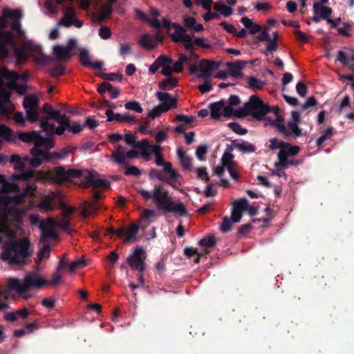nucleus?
<instances>
[{
  "label": "nucleus",
  "instance_id": "obj_14",
  "mask_svg": "<svg viewBox=\"0 0 354 354\" xmlns=\"http://www.w3.org/2000/svg\"><path fill=\"white\" fill-rule=\"evenodd\" d=\"M26 77V74L20 76L8 69H3L1 71V82L6 85L8 88L15 89L21 95L26 92V88L24 85H20L19 83L24 81Z\"/></svg>",
  "mask_w": 354,
  "mask_h": 354
},
{
  "label": "nucleus",
  "instance_id": "obj_20",
  "mask_svg": "<svg viewBox=\"0 0 354 354\" xmlns=\"http://www.w3.org/2000/svg\"><path fill=\"white\" fill-rule=\"evenodd\" d=\"M64 16L58 21L57 26L69 27L74 25L77 28L82 26V22L79 21L76 17L75 11L71 7H65L63 9Z\"/></svg>",
  "mask_w": 354,
  "mask_h": 354
},
{
  "label": "nucleus",
  "instance_id": "obj_6",
  "mask_svg": "<svg viewBox=\"0 0 354 354\" xmlns=\"http://www.w3.org/2000/svg\"><path fill=\"white\" fill-rule=\"evenodd\" d=\"M277 108H269V106L263 102L257 96L252 95L249 101L245 103L242 112L240 115H252L258 120H264L267 121L266 124H272L274 119L277 118Z\"/></svg>",
  "mask_w": 354,
  "mask_h": 354
},
{
  "label": "nucleus",
  "instance_id": "obj_64",
  "mask_svg": "<svg viewBox=\"0 0 354 354\" xmlns=\"http://www.w3.org/2000/svg\"><path fill=\"white\" fill-rule=\"evenodd\" d=\"M194 44L204 48H209L211 47V44L204 37H198L195 38V39H193V45Z\"/></svg>",
  "mask_w": 354,
  "mask_h": 354
},
{
  "label": "nucleus",
  "instance_id": "obj_62",
  "mask_svg": "<svg viewBox=\"0 0 354 354\" xmlns=\"http://www.w3.org/2000/svg\"><path fill=\"white\" fill-rule=\"evenodd\" d=\"M232 223H234L232 219H230L228 217H225L220 226L221 230L223 232L230 231Z\"/></svg>",
  "mask_w": 354,
  "mask_h": 354
},
{
  "label": "nucleus",
  "instance_id": "obj_38",
  "mask_svg": "<svg viewBox=\"0 0 354 354\" xmlns=\"http://www.w3.org/2000/svg\"><path fill=\"white\" fill-rule=\"evenodd\" d=\"M200 245L202 247L201 252L203 255L208 253L215 245V238L214 236H208L199 242Z\"/></svg>",
  "mask_w": 354,
  "mask_h": 354
},
{
  "label": "nucleus",
  "instance_id": "obj_3",
  "mask_svg": "<svg viewBox=\"0 0 354 354\" xmlns=\"http://www.w3.org/2000/svg\"><path fill=\"white\" fill-rule=\"evenodd\" d=\"M53 136L50 134V136L43 137L37 131L19 133L18 137L21 141L34 143V147L30 150L32 156L30 158L31 166L37 167L50 158L48 151L55 145Z\"/></svg>",
  "mask_w": 354,
  "mask_h": 354
},
{
  "label": "nucleus",
  "instance_id": "obj_43",
  "mask_svg": "<svg viewBox=\"0 0 354 354\" xmlns=\"http://www.w3.org/2000/svg\"><path fill=\"white\" fill-rule=\"evenodd\" d=\"M241 23L249 29L251 34H254L261 30V26L254 23L250 19L244 17L241 20Z\"/></svg>",
  "mask_w": 354,
  "mask_h": 354
},
{
  "label": "nucleus",
  "instance_id": "obj_36",
  "mask_svg": "<svg viewBox=\"0 0 354 354\" xmlns=\"http://www.w3.org/2000/svg\"><path fill=\"white\" fill-rule=\"evenodd\" d=\"M49 237H44V239L41 237L42 240V246L39 249L38 253H37V259L36 261V263L38 264L39 262H41L43 259H47L50 255V247L46 243V239ZM50 239H53V237H50Z\"/></svg>",
  "mask_w": 354,
  "mask_h": 354
},
{
  "label": "nucleus",
  "instance_id": "obj_50",
  "mask_svg": "<svg viewBox=\"0 0 354 354\" xmlns=\"http://www.w3.org/2000/svg\"><path fill=\"white\" fill-rule=\"evenodd\" d=\"M187 62V57L186 55H181L178 60L174 62L173 71L174 73H180L183 70L184 64Z\"/></svg>",
  "mask_w": 354,
  "mask_h": 354
},
{
  "label": "nucleus",
  "instance_id": "obj_53",
  "mask_svg": "<svg viewBox=\"0 0 354 354\" xmlns=\"http://www.w3.org/2000/svg\"><path fill=\"white\" fill-rule=\"evenodd\" d=\"M97 209L96 205L92 204L88 202H85L82 207V215L88 216L92 215Z\"/></svg>",
  "mask_w": 354,
  "mask_h": 354
},
{
  "label": "nucleus",
  "instance_id": "obj_23",
  "mask_svg": "<svg viewBox=\"0 0 354 354\" xmlns=\"http://www.w3.org/2000/svg\"><path fill=\"white\" fill-rule=\"evenodd\" d=\"M140 156V150H130L124 153L121 146H118L117 149L112 153L111 158H113L118 164H122L125 162L126 159H132Z\"/></svg>",
  "mask_w": 354,
  "mask_h": 354
},
{
  "label": "nucleus",
  "instance_id": "obj_11",
  "mask_svg": "<svg viewBox=\"0 0 354 354\" xmlns=\"http://www.w3.org/2000/svg\"><path fill=\"white\" fill-rule=\"evenodd\" d=\"M3 13V15L0 17V59L8 56V49L6 45L12 42L10 31L6 28L12 26V21L15 17L20 16L19 10L4 9Z\"/></svg>",
  "mask_w": 354,
  "mask_h": 354
},
{
  "label": "nucleus",
  "instance_id": "obj_51",
  "mask_svg": "<svg viewBox=\"0 0 354 354\" xmlns=\"http://www.w3.org/2000/svg\"><path fill=\"white\" fill-rule=\"evenodd\" d=\"M184 253L188 257H194V261L196 263H198L199 261L200 257L203 256L201 251H198L197 249L194 248H186L184 250Z\"/></svg>",
  "mask_w": 354,
  "mask_h": 354
},
{
  "label": "nucleus",
  "instance_id": "obj_48",
  "mask_svg": "<svg viewBox=\"0 0 354 354\" xmlns=\"http://www.w3.org/2000/svg\"><path fill=\"white\" fill-rule=\"evenodd\" d=\"M33 178H35V171L32 169L21 171L20 173L13 175L15 180H27Z\"/></svg>",
  "mask_w": 354,
  "mask_h": 354
},
{
  "label": "nucleus",
  "instance_id": "obj_52",
  "mask_svg": "<svg viewBox=\"0 0 354 354\" xmlns=\"http://www.w3.org/2000/svg\"><path fill=\"white\" fill-rule=\"evenodd\" d=\"M156 216L157 214L155 210L145 209L142 212L141 218L143 221L149 224L153 221Z\"/></svg>",
  "mask_w": 354,
  "mask_h": 354
},
{
  "label": "nucleus",
  "instance_id": "obj_58",
  "mask_svg": "<svg viewBox=\"0 0 354 354\" xmlns=\"http://www.w3.org/2000/svg\"><path fill=\"white\" fill-rule=\"evenodd\" d=\"M124 107L128 110H133L138 113L142 112L143 109L139 102L136 101L128 102L124 104Z\"/></svg>",
  "mask_w": 354,
  "mask_h": 354
},
{
  "label": "nucleus",
  "instance_id": "obj_2",
  "mask_svg": "<svg viewBox=\"0 0 354 354\" xmlns=\"http://www.w3.org/2000/svg\"><path fill=\"white\" fill-rule=\"evenodd\" d=\"M21 17L20 12V16L15 17L12 21L10 37L12 42L6 45L8 52L10 48H14L18 64H22L29 56L32 57L37 62L41 63L44 61L42 50L41 47L26 38L19 21Z\"/></svg>",
  "mask_w": 354,
  "mask_h": 354
},
{
  "label": "nucleus",
  "instance_id": "obj_61",
  "mask_svg": "<svg viewBox=\"0 0 354 354\" xmlns=\"http://www.w3.org/2000/svg\"><path fill=\"white\" fill-rule=\"evenodd\" d=\"M123 139L127 145H129L136 149H138V147H136L138 142H136V137L135 135L131 133H127L123 136Z\"/></svg>",
  "mask_w": 354,
  "mask_h": 354
},
{
  "label": "nucleus",
  "instance_id": "obj_37",
  "mask_svg": "<svg viewBox=\"0 0 354 354\" xmlns=\"http://www.w3.org/2000/svg\"><path fill=\"white\" fill-rule=\"evenodd\" d=\"M28 160L30 161V159L21 158L17 154L12 155L10 158V162L14 163V169L17 171H23Z\"/></svg>",
  "mask_w": 354,
  "mask_h": 354
},
{
  "label": "nucleus",
  "instance_id": "obj_4",
  "mask_svg": "<svg viewBox=\"0 0 354 354\" xmlns=\"http://www.w3.org/2000/svg\"><path fill=\"white\" fill-rule=\"evenodd\" d=\"M139 192L146 200L152 199L159 209L180 216H185L187 213L185 205L181 203H174L162 185H156L152 192L142 189Z\"/></svg>",
  "mask_w": 354,
  "mask_h": 354
},
{
  "label": "nucleus",
  "instance_id": "obj_8",
  "mask_svg": "<svg viewBox=\"0 0 354 354\" xmlns=\"http://www.w3.org/2000/svg\"><path fill=\"white\" fill-rule=\"evenodd\" d=\"M43 109L47 115L41 119V128L51 135H62L63 127L67 124L66 115L61 114L58 110L54 109L48 104H45Z\"/></svg>",
  "mask_w": 354,
  "mask_h": 354
},
{
  "label": "nucleus",
  "instance_id": "obj_41",
  "mask_svg": "<svg viewBox=\"0 0 354 354\" xmlns=\"http://www.w3.org/2000/svg\"><path fill=\"white\" fill-rule=\"evenodd\" d=\"M39 95L34 94L31 95L26 96L24 99V109L39 107Z\"/></svg>",
  "mask_w": 354,
  "mask_h": 354
},
{
  "label": "nucleus",
  "instance_id": "obj_15",
  "mask_svg": "<svg viewBox=\"0 0 354 354\" xmlns=\"http://www.w3.org/2000/svg\"><path fill=\"white\" fill-rule=\"evenodd\" d=\"M218 63L207 59L202 60L198 65L189 67V71L198 78H207L213 71L218 69Z\"/></svg>",
  "mask_w": 354,
  "mask_h": 354
},
{
  "label": "nucleus",
  "instance_id": "obj_33",
  "mask_svg": "<svg viewBox=\"0 0 354 354\" xmlns=\"http://www.w3.org/2000/svg\"><path fill=\"white\" fill-rule=\"evenodd\" d=\"M160 59H161V73L162 75L167 76L174 72L173 71L174 62L171 58L161 55Z\"/></svg>",
  "mask_w": 354,
  "mask_h": 354
},
{
  "label": "nucleus",
  "instance_id": "obj_54",
  "mask_svg": "<svg viewBox=\"0 0 354 354\" xmlns=\"http://www.w3.org/2000/svg\"><path fill=\"white\" fill-rule=\"evenodd\" d=\"M26 111V118L30 122H35L39 118V107L25 109Z\"/></svg>",
  "mask_w": 354,
  "mask_h": 354
},
{
  "label": "nucleus",
  "instance_id": "obj_22",
  "mask_svg": "<svg viewBox=\"0 0 354 354\" xmlns=\"http://www.w3.org/2000/svg\"><path fill=\"white\" fill-rule=\"evenodd\" d=\"M145 259V251L142 248H137L128 257L127 261L132 268L142 271L145 268L144 262Z\"/></svg>",
  "mask_w": 354,
  "mask_h": 354
},
{
  "label": "nucleus",
  "instance_id": "obj_16",
  "mask_svg": "<svg viewBox=\"0 0 354 354\" xmlns=\"http://www.w3.org/2000/svg\"><path fill=\"white\" fill-rule=\"evenodd\" d=\"M226 169L230 174V176L237 180L239 177L236 164L233 160V156L228 152L224 153L221 159V166H218L214 169L216 174L221 176L223 174L224 169Z\"/></svg>",
  "mask_w": 354,
  "mask_h": 354
},
{
  "label": "nucleus",
  "instance_id": "obj_32",
  "mask_svg": "<svg viewBox=\"0 0 354 354\" xmlns=\"http://www.w3.org/2000/svg\"><path fill=\"white\" fill-rule=\"evenodd\" d=\"M162 41V37L156 34L155 35H145L140 39V44L147 48H154Z\"/></svg>",
  "mask_w": 354,
  "mask_h": 354
},
{
  "label": "nucleus",
  "instance_id": "obj_26",
  "mask_svg": "<svg viewBox=\"0 0 354 354\" xmlns=\"http://www.w3.org/2000/svg\"><path fill=\"white\" fill-rule=\"evenodd\" d=\"M78 50L80 62L82 65L95 69H101L103 67L104 63L102 61L92 62L91 60L89 52L86 48H80Z\"/></svg>",
  "mask_w": 354,
  "mask_h": 354
},
{
  "label": "nucleus",
  "instance_id": "obj_57",
  "mask_svg": "<svg viewBox=\"0 0 354 354\" xmlns=\"http://www.w3.org/2000/svg\"><path fill=\"white\" fill-rule=\"evenodd\" d=\"M178 83V80L174 77H169L166 78L160 83V86L162 88H174Z\"/></svg>",
  "mask_w": 354,
  "mask_h": 354
},
{
  "label": "nucleus",
  "instance_id": "obj_40",
  "mask_svg": "<svg viewBox=\"0 0 354 354\" xmlns=\"http://www.w3.org/2000/svg\"><path fill=\"white\" fill-rule=\"evenodd\" d=\"M162 167L169 184L172 185V183L178 178V174L173 169L172 165L169 162L164 164Z\"/></svg>",
  "mask_w": 354,
  "mask_h": 354
},
{
  "label": "nucleus",
  "instance_id": "obj_63",
  "mask_svg": "<svg viewBox=\"0 0 354 354\" xmlns=\"http://www.w3.org/2000/svg\"><path fill=\"white\" fill-rule=\"evenodd\" d=\"M51 171L48 172H45L43 171H39L37 173H35V178L37 180H51Z\"/></svg>",
  "mask_w": 354,
  "mask_h": 354
},
{
  "label": "nucleus",
  "instance_id": "obj_42",
  "mask_svg": "<svg viewBox=\"0 0 354 354\" xmlns=\"http://www.w3.org/2000/svg\"><path fill=\"white\" fill-rule=\"evenodd\" d=\"M66 120H67V124L64 125L63 127V133L65 132L66 129H68L69 131L73 133H78L80 131H82L84 129V125L79 123V122H75L73 124H71L69 118L66 116Z\"/></svg>",
  "mask_w": 354,
  "mask_h": 354
},
{
  "label": "nucleus",
  "instance_id": "obj_10",
  "mask_svg": "<svg viewBox=\"0 0 354 354\" xmlns=\"http://www.w3.org/2000/svg\"><path fill=\"white\" fill-rule=\"evenodd\" d=\"M270 149L271 150H278V160L274 162V166L277 168L279 166L283 168H288L290 165H294L295 162L288 160V158L297 154L300 150L298 146H293L277 138L270 140Z\"/></svg>",
  "mask_w": 354,
  "mask_h": 354
},
{
  "label": "nucleus",
  "instance_id": "obj_44",
  "mask_svg": "<svg viewBox=\"0 0 354 354\" xmlns=\"http://www.w3.org/2000/svg\"><path fill=\"white\" fill-rule=\"evenodd\" d=\"M247 82L248 87L254 91L261 89L266 84L265 81L252 76L248 78Z\"/></svg>",
  "mask_w": 354,
  "mask_h": 354
},
{
  "label": "nucleus",
  "instance_id": "obj_35",
  "mask_svg": "<svg viewBox=\"0 0 354 354\" xmlns=\"http://www.w3.org/2000/svg\"><path fill=\"white\" fill-rule=\"evenodd\" d=\"M107 2L103 3L101 6L100 11L97 15V20L98 21H102L112 12V4L115 2V0H106Z\"/></svg>",
  "mask_w": 354,
  "mask_h": 354
},
{
  "label": "nucleus",
  "instance_id": "obj_34",
  "mask_svg": "<svg viewBox=\"0 0 354 354\" xmlns=\"http://www.w3.org/2000/svg\"><path fill=\"white\" fill-rule=\"evenodd\" d=\"M18 191L19 187L16 183L8 182L3 176H0V194H8Z\"/></svg>",
  "mask_w": 354,
  "mask_h": 354
},
{
  "label": "nucleus",
  "instance_id": "obj_56",
  "mask_svg": "<svg viewBox=\"0 0 354 354\" xmlns=\"http://www.w3.org/2000/svg\"><path fill=\"white\" fill-rule=\"evenodd\" d=\"M71 152V147H66L64 149H62V150H60L59 152H56V153H50V158L48 160L49 161L50 160H51L52 158H59V159H62V158H66L70 153Z\"/></svg>",
  "mask_w": 354,
  "mask_h": 354
},
{
  "label": "nucleus",
  "instance_id": "obj_46",
  "mask_svg": "<svg viewBox=\"0 0 354 354\" xmlns=\"http://www.w3.org/2000/svg\"><path fill=\"white\" fill-rule=\"evenodd\" d=\"M60 209L62 210V215L64 217V218L62 219V221L66 220L68 222V221L67 220V217L69 216L70 215H71L74 212V208L71 206L67 205L66 204H65L64 203H61ZM60 221H61V220L55 221V222H57V223H59ZM68 224L67 225L66 228L63 229V230H68Z\"/></svg>",
  "mask_w": 354,
  "mask_h": 354
},
{
  "label": "nucleus",
  "instance_id": "obj_24",
  "mask_svg": "<svg viewBox=\"0 0 354 354\" xmlns=\"http://www.w3.org/2000/svg\"><path fill=\"white\" fill-rule=\"evenodd\" d=\"M136 147L140 150V156L146 160L149 159L150 155H156L159 151H162V148L159 145H149L146 139L138 142Z\"/></svg>",
  "mask_w": 354,
  "mask_h": 354
},
{
  "label": "nucleus",
  "instance_id": "obj_30",
  "mask_svg": "<svg viewBox=\"0 0 354 354\" xmlns=\"http://www.w3.org/2000/svg\"><path fill=\"white\" fill-rule=\"evenodd\" d=\"M57 197L58 194L53 192L42 196L39 203V207L44 212L53 211L54 209L53 203Z\"/></svg>",
  "mask_w": 354,
  "mask_h": 354
},
{
  "label": "nucleus",
  "instance_id": "obj_18",
  "mask_svg": "<svg viewBox=\"0 0 354 354\" xmlns=\"http://www.w3.org/2000/svg\"><path fill=\"white\" fill-rule=\"evenodd\" d=\"M51 180L56 183H62L72 178H77L82 176V172L77 169L66 170L62 167H57L51 171Z\"/></svg>",
  "mask_w": 354,
  "mask_h": 354
},
{
  "label": "nucleus",
  "instance_id": "obj_39",
  "mask_svg": "<svg viewBox=\"0 0 354 354\" xmlns=\"http://www.w3.org/2000/svg\"><path fill=\"white\" fill-rule=\"evenodd\" d=\"M185 26L189 30L199 32L204 30L201 24L197 23L194 17H185L184 19Z\"/></svg>",
  "mask_w": 354,
  "mask_h": 354
},
{
  "label": "nucleus",
  "instance_id": "obj_28",
  "mask_svg": "<svg viewBox=\"0 0 354 354\" xmlns=\"http://www.w3.org/2000/svg\"><path fill=\"white\" fill-rule=\"evenodd\" d=\"M156 95L158 100L160 101L159 105L163 109V111H167L170 109L177 106L176 97H172L169 93L158 92Z\"/></svg>",
  "mask_w": 354,
  "mask_h": 354
},
{
  "label": "nucleus",
  "instance_id": "obj_47",
  "mask_svg": "<svg viewBox=\"0 0 354 354\" xmlns=\"http://www.w3.org/2000/svg\"><path fill=\"white\" fill-rule=\"evenodd\" d=\"M177 154L182 166L186 169H189L191 167V160L185 151L178 149L177 151Z\"/></svg>",
  "mask_w": 354,
  "mask_h": 354
},
{
  "label": "nucleus",
  "instance_id": "obj_60",
  "mask_svg": "<svg viewBox=\"0 0 354 354\" xmlns=\"http://www.w3.org/2000/svg\"><path fill=\"white\" fill-rule=\"evenodd\" d=\"M85 265L84 261L82 259H77L71 262L68 265V271L74 273L77 270L82 268Z\"/></svg>",
  "mask_w": 354,
  "mask_h": 354
},
{
  "label": "nucleus",
  "instance_id": "obj_59",
  "mask_svg": "<svg viewBox=\"0 0 354 354\" xmlns=\"http://www.w3.org/2000/svg\"><path fill=\"white\" fill-rule=\"evenodd\" d=\"M240 102V100L236 95H232L229 99V104H225V106H232L233 110L235 111L234 115H237L239 116H242L239 113L242 112V109L241 110H235L234 107L238 105Z\"/></svg>",
  "mask_w": 354,
  "mask_h": 354
},
{
  "label": "nucleus",
  "instance_id": "obj_25",
  "mask_svg": "<svg viewBox=\"0 0 354 354\" xmlns=\"http://www.w3.org/2000/svg\"><path fill=\"white\" fill-rule=\"evenodd\" d=\"M15 106L10 100V93L7 88H0V114H6L14 111Z\"/></svg>",
  "mask_w": 354,
  "mask_h": 354
},
{
  "label": "nucleus",
  "instance_id": "obj_55",
  "mask_svg": "<svg viewBox=\"0 0 354 354\" xmlns=\"http://www.w3.org/2000/svg\"><path fill=\"white\" fill-rule=\"evenodd\" d=\"M278 38V34L277 32H274L272 34V37L267 41L266 49L268 51H275L277 50V40Z\"/></svg>",
  "mask_w": 354,
  "mask_h": 354
},
{
  "label": "nucleus",
  "instance_id": "obj_45",
  "mask_svg": "<svg viewBox=\"0 0 354 354\" xmlns=\"http://www.w3.org/2000/svg\"><path fill=\"white\" fill-rule=\"evenodd\" d=\"M214 8L215 10L218 12L221 15L228 17L230 16L232 12V9L224 4L221 1H217L214 3Z\"/></svg>",
  "mask_w": 354,
  "mask_h": 354
},
{
  "label": "nucleus",
  "instance_id": "obj_29",
  "mask_svg": "<svg viewBox=\"0 0 354 354\" xmlns=\"http://www.w3.org/2000/svg\"><path fill=\"white\" fill-rule=\"evenodd\" d=\"M314 16L313 20L316 22L320 21L321 19H328L332 13V9L322 5V3H315L313 5Z\"/></svg>",
  "mask_w": 354,
  "mask_h": 354
},
{
  "label": "nucleus",
  "instance_id": "obj_1",
  "mask_svg": "<svg viewBox=\"0 0 354 354\" xmlns=\"http://www.w3.org/2000/svg\"><path fill=\"white\" fill-rule=\"evenodd\" d=\"M37 185L35 183L27 184L24 192L13 197L4 196L0 199V234L5 237L12 238L16 233L15 225L12 223V218L18 217L15 206L23 202L26 197L35 196ZM2 238L0 236V243Z\"/></svg>",
  "mask_w": 354,
  "mask_h": 354
},
{
  "label": "nucleus",
  "instance_id": "obj_9",
  "mask_svg": "<svg viewBox=\"0 0 354 354\" xmlns=\"http://www.w3.org/2000/svg\"><path fill=\"white\" fill-rule=\"evenodd\" d=\"M151 25L155 28H166L172 40L175 42H182L186 49H190L193 46V37L187 33L182 26L171 24L165 18H163L162 21L154 19L151 21Z\"/></svg>",
  "mask_w": 354,
  "mask_h": 354
},
{
  "label": "nucleus",
  "instance_id": "obj_17",
  "mask_svg": "<svg viewBox=\"0 0 354 354\" xmlns=\"http://www.w3.org/2000/svg\"><path fill=\"white\" fill-rule=\"evenodd\" d=\"M77 48V40L69 39L66 46L56 45L53 48V55L58 60H66L71 58L72 50Z\"/></svg>",
  "mask_w": 354,
  "mask_h": 354
},
{
  "label": "nucleus",
  "instance_id": "obj_31",
  "mask_svg": "<svg viewBox=\"0 0 354 354\" xmlns=\"http://www.w3.org/2000/svg\"><path fill=\"white\" fill-rule=\"evenodd\" d=\"M246 202L245 201H241V199L234 201L232 203V211L231 215V219L233 223H239L242 217V212L244 211L245 207Z\"/></svg>",
  "mask_w": 354,
  "mask_h": 354
},
{
  "label": "nucleus",
  "instance_id": "obj_12",
  "mask_svg": "<svg viewBox=\"0 0 354 354\" xmlns=\"http://www.w3.org/2000/svg\"><path fill=\"white\" fill-rule=\"evenodd\" d=\"M277 119H274L271 125L274 127L279 133L285 136L294 135L295 136L301 134V131L298 127V124L300 122L299 112L295 111L291 112V118L287 126L285 125L283 115L279 110L277 111Z\"/></svg>",
  "mask_w": 354,
  "mask_h": 354
},
{
  "label": "nucleus",
  "instance_id": "obj_7",
  "mask_svg": "<svg viewBox=\"0 0 354 354\" xmlns=\"http://www.w3.org/2000/svg\"><path fill=\"white\" fill-rule=\"evenodd\" d=\"M32 251L29 241L26 239H22L6 245L1 257L9 263L24 264Z\"/></svg>",
  "mask_w": 354,
  "mask_h": 354
},
{
  "label": "nucleus",
  "instance_id": "obj_5",
  "mask_svg": "<svg viewBox=\"0 0 354 354\" xmlns=\"http://www.w3.org/2000/svg\"><path fill=\"white\" fill-rule=\"evenodd\" d=\"M48 284V280L44 278L37 270L28 273L23 280L10 278L8 280L9 289L15 290L21 297L27 299L32 295L30 289L40 290Z\"/></svg>",
  "mask_w": 354,
  "mask_h": 354
},
{
  "label": "nucleus",
  "instance_id": "obj_49",
  "mask_svg": "<svg viewBox=\"0 0 354 354\" xmlns=\"http://www.w3.org/2000/svg\"><path fill=\"white\" fill-rule=\"evenodd\" d=\"M337 60L344 64H347L354 62V55L345 51H339L337 53Z\"/></svg>",
  "mask_w": 354,
  "mask_h": 354
},
{
  "label": "nucleus",
  "instance_id": "obj_19",
  "mask_svg": "<svg viewBox=\"0 0 354 354\" xmlns=\"http://www.w3.org/2000/svg\"><path fill=\"white\" fill-rule=\"evenodd\" d=\"M211 117L218 119L221 116L229 117L235 114L232 106H225L223 101H219L209 106Z\"/></svg>",
  "mask_w": 354,
  "mask_h": 354
},
{
  "label": "nucleus",
  "instance_id": "obj_13",
  "mask_svg": "<svg viewBox=\"0 0 354 354\" xmlns=\"http://www.w3.org/2000/svg\"><path fill=\"white\" fill-rule=\"evenodd\" d=\"M30 221L33 225H39V228L41 230V236L43 239L44 237L55 238V229H66L68 225V221L66 220L57 223L53 218H48L46 221H40L39 216L36 214H31L30 216Z\"/></svg>",
  "mask_w": 354,
  "mask_h": 354
},
{
  "label": "nucleus",
  "instance_id": "obj_21",
  "mask_svg": "<svg viewBox=\"0 0 354 354\" xmlns=\"http://www.w3.org/2000/svg\"><path fill=\"white\" fill-rule=\"evenodd\" d=\"M83 187H93L104 188L109 186V183L102 178L96 171H89L84 178V182L81 184Z\"/></svg>",
  "mask_w": 354,
  "mask_h": 354
},
{
  "label": "nucleus",
  "instance_id": "obj_27",
  "mask_svg": "<svg viewBox=\"0 0 354 354\" xmlns=\"http://www.w3.org/2000/svg\"><path fill=\"white\" fill-rule=\"evenodd\" d=\"M138 232V226L132 224L129 227H122L117 230V236L124 239L127 242H134Z\"/></svg>",
  "mask_w": 354,
  "mask_h": 354
}]
</instances>
